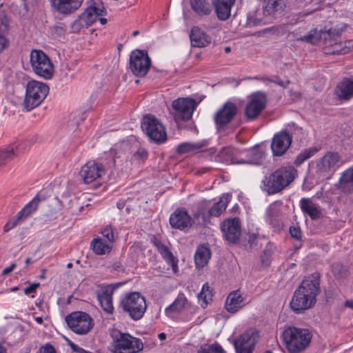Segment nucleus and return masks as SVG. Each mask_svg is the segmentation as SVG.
<instances>
[{
    "label": "nucleus",
    "instance_id": "obj_1",
    "mask_svg": "<svg viewBox=\"0 0 353 353\" xmlns=\"http://www.w3.org/2000/svg\"><path fill=\"white\" fill-rule=\"evenodd\" d=\"M343 32L342 28H330L328 30H321L317 31L316 29L311 30L307 34L298 40L316 43L319 41L322 40L325 45L324 52L325 54H347L353 48V41L347 40L344 43L339 41V38Z\"/></svg>",
    "mask_w": 353,
    "mask_h": 353
},
{
    "label": "nucleus",
    "instance_id": "obj_2",
    "mask_svg": "<svg viewBox=\"0 0 353 353\" xmlns=\"http://www.w3.org/2000/svg\"><path fill=\"white\" fill-rule=\"evenodd\" d=\"M320 293V276L313 274L305 277L295 290L290 302L292 310L300 313L311 308L316 302V296Z\"/></svg>",
    "mask_w": 353,
    "mask_h": 353
},
{
    "label": "nucleus",
    "instance_id": "obj_3",
    "mask_svg": "<svg viewBox=\"0 0 353 353\" xmlns=\"http://www.w3.org/2000/svg\"><path fill=\"white\" fill-rule=\"evenodd\" d=\"M296 175L297 171L294 167H281L263 180V190L269 194L278 193L288 186Z\"/></svg>",
    "mask_w": 353,
    "mask_h": 353
},
{
    "label": "nucleus",
    "instance_id": "obj_4",
    "mask_svg": "<svg viewBox=\"0 0 353 353\" xmlns=\"http://www.w3.org/2000/svg\"><path fill=\"white\" fill-rule=\"evenodd\" d=\"M281 337L290 353H301L310 346L312 334L307 329L292 326L283 331Z\"/></svg>",
    "mask_w": 353,
    "mask_h": 353
},
{
    "label": "nucleus",
    "instance_id": "obj_5",
    "mask_svg": "<svg viewBox=\"0 0 353 353\" xmlns=\"http://www.w3.org/2000/svg\"><path fill=\"white\" fill-rule=\"evenodd\" d=\"M105 12L101 0H90L87 8L73 22L72 27L74 31H79L84 28H88L97 21L99 17L104 15Z\"/></svg>",
    "mask_w": 353,
    "mask_h": 353
},
{
    "label": "nucleus",
    "instance_id": "obj_6",
    "mask_svg": "<svg viewBox=\"0 0 353 353\" xmlns=\"http://www.w3.org/2000/svg\"><path fill=\"white\" fill-rule=\"evenodd\" d=\"M120 305L123 310L134 321L142 319L147 309L144 296L137 292L128 294L121 300Z\"/></svg>",
    "mask_w": 353,
    "mask_h": 353
},
{
    "label": "nucleus",
    "instance_id": "obj_7",
    "mask_svg": "<svg viewBox=\"0 0 353 353\" xmlns=\"http://www.w3.org/2000/svg\"><path fill=\"white\" fill-rule=\"evenodd\" d=\"M49 92L48 86L42 82L30 81L27 83L24 106L28 110H32L41 103Z\"/></svg>",
    "mask_w": 353,
    "mask_h": 353
},
{
    "label": "nucleus",
    "instance_id": "obj_8",
    "mask_svg": "<svg viewBox=\"0 0 353 353\" xmlns=\"http://www.w3.org/2000/svg\"><path fill=\"white\" fill-rule=\"evenodd\" d=\"M143 131L150 140L157 143H162L167 139L165 128L162 123L154 116L147 114L141 122Z\"/></svg>",
    "mask_w": 353,
    "mask_h": 353
},
{
    "label": "nucleus",
    "instance_id": "obj_9",
    "mask_svg": "<svg viewBox=\"0 0 353 353\" xmlns=\"http://www.w3.org/2000/svg\"><path fill=\"white\" fill-rule=\"evenodd\" d=\"M70 329L80 335L88 334L93 327V320L88 313L81 311L73 312L65 317Z\"/></svg>",
    "mask_w": 353,
    "mask_h": 353
},
{
    "label": "nucleus",
    "instance_id": "obj_10",
    "mask_svg": "<svg viewBox=\"0 0 353 353\" xmlns=\"http://www.w3.org/2000/svg\"><path fill=\"white\" fill-rule=\"evenodd\" d=\"M30 64L33 71L46 79H51L54 67L49 57L40 50H32L30 53Z\"/></svg>",
    "mask_w": 353,
    "mask_h": 353
},
{
    "label": "nucleus",
    "instance_id": "obj_11",
    "mask_svg": "<svg viewBox=\"0 0 353 353\" xmlns=\"http://www.w3.org/2000/svg\"><path fill=\"white\" fill-rule=\"evenodd\" d=\"M151 66V59L147 51L135 50L130 55V69L138 77H143Z\"/></svg>",
    "mask_w": 353,
    "mask_h": 353
},
{
    "label": "nucleus",
    "instance_id": "obj_12",
    "mask_svg": "<svg viewBox=\"0 0 353 353\" xmlns=\"http://www.w3.org/2000/svg\"><path fill=\"white\" fill-rule=\"evenodd\" d=\"M196 107V102L190 98H178L172 103L173 115L176 122L188 121L192 118Z\"/></svg>",
    "mask_w": 353,
    "mask_h": 353
},
{
    "label": "nucleus",
    "instance_id": "obj_13",
    "mask_svg": "<svg viewBox=\"0 0 353 353\" xmlns=\"http://www.w3.org/2000/svg\"><path fill=\"white\" fill-rule=\"evenodd\" d=\"M340 156L339 153L328 152L317 163L318 174L330 179L339 167Z\"/></svg>",
    "mask_w": 353,
    "mask_h": 353
},
{
    "label": "nucleus",
    "instance_id": "obj_14",
    "mask_svg": "<svg viewBox=\"0 0 353 353\" xmlns=\"http://www.w3.org/2000/svg\"><path fill=\"white\" fill-rule=\"evenodd\" d=\"M106 172L104 165L96 161H89L84 164L80 171L79 177L85 184H89L102 177Z\"/></svg>",
    "mask_w": 353,
    "mask_h": 353
},
{
    "label": "nucleus",
    "instance_id": "obj_15",
    "mask_svg": "<svg viewBox=\"0 0 353 353\" xmlns=\"http://www.w3.org/2000/svg\"><path fill=\"white\" fill-rule=\"evenodd\" d=\"M266 97L262 92H256L250 97V100L245 108V115L248 120H254L265 109Z\"/></svg>",
    "mask_w": 353,
    "mask_h": 353
},
{
    "label": "nucleus",
    "instance_id": "obj_16",
    "mask_svg": "<svg viewBox=\"0 0 353 353\" xmlns=\"http://www.w3.org/2000/svg\"><path fill=\"white\" fill-rule=\"evenodd\" d=\"M257 338L258 334L255 330H250L243 333L234 341L236 353H252Z\"/></svg>",
    "mask_w": 353,
    "mask_h": 353
},
{
    "label": "nucleus",
    "instance_id": "obj_17",
    "mask_svg": "<svg viewBox=\"0 0 353 353\" xmlns=\"http://www.w3.org/2000/svg\"><path fill=\"white\" fill-rule=\"evenodd\" d=\"M41 201L39 195H37L30 202L25 205V207L20 210L16 215V218L13 220H10L3 227V231L8 232L11 229L14 228L19 222L26 219L31 214L35 212L37 209L39 203Z\"/></svg>",
    "mask_w": 353,
    "mask_h": 353
},
{
    "label": "nucleus",
    "instance_id": "obj_18",
    "mask_svg": "<svg viewBox=\"0 0 353 353\" xmlns=\"http://www.w3.org/2000/svg\"><path fill=\"white\" fill-rule=\"evenodd\" d=\"M237 113V107L228 101L219 110L214 116V120L217 128H221L230 123Z\"/></svg>",
    "mask_w": 353,
    "mask_h": 353
},
{
    "label": "nucleus",
    "instance_id": "obj_19",
    "mask_svg": "<svg viewBox=\"0 0 353 353\" xmlns=\"http://www.w3.org/2000/svg\"><path fill=\"white\" fill-rule=\"evenodd\" d=\"M292 143V137L286 130L274 134L272 140L271 149L274 156L281 157L289 149Z\"/></svg>",
    "mask_w": 353,
    "mask_h": 353
},
{
    "label": "nucleus",
    "instance_id": "obj_20",
    "mask_svg": "<svg viewBox=\"0 0 353 353\" xmlns=\"http://www.w3.org/2000/svg\"><path fill=\"white\" fill-rule=\"evenodd\" d=\"M225 239L231 243H236L241 235V225L239 218L225 220L221 226Z\"/></svg>",
    "mask_w": 353,
    "mask_h": 353
},
{
    "label": "nucleus",
    "instance_id": "obj_21",
    "mask_svg": "<svg viewBox=\"0 0 353 353\" xmlns=\"http://www.w3.org/2000/svg\"><path fill=\"white\" fill-rule=\"evenodd\" d=\"M53 10L62 15H70L78 10L83 0H50Z\"/></svg>",
    "mask_w": 353,
    "mask_h": 353
},
{
    "label": "nucleus",
    "instance_id": "obj_22",
    "mask_svg": "<svg viewBox=\"0 0 353 353\" xmlns=\"http://www.w3.org/2000/svg\"><path fill=\"white\" fill-rule=\"evenodd\" d=\"M170 223L174 228L185 230L192 226L193 221L185 210L179 208L170 215Z\"/></svg>",
    "mask_w": 353,
    "mask_h": 353
},
{
    "label": "nucleus",
    "instance_id": "obj_23",
    "mask_svg": "<svg viewBox=\"0 0 353 353\" xmlns=\"http://www.w3.org/2000/svg\"><path fill=\"white\" fill-rule=\"evenodd\" d=\"M112 339L114 343L112 353H130L129 334L112 329Z\"/></svg>",
    "mask_w": 353,
    "mask_h": 353
},
{
    "label": "nucleus",
    "instance_id": "obj_24",
    "mask_svg": "<svg viewBox=\"0 0 353 353\" xmlns=\"http://www.w3.org/2000/svg\"><path fill=\"white\" fill-rule=\"evenodd\" d=\"M335 94L341 100H350L353 97V76L344 78L338 83L335 89Z\"/></svg>",
    "mask_w": 353,
    "mask_h": 353
},
{
    "label": "nucleus",
    "instance_id": "obj_25",
    "mask_svg": "<svg viewBox=\"0 0 353 353\" xmlns=\"http://www.w3.org/2000/svg\"><path fill=\"white\" fill-rule=\"evenodd\" d=\"M236 0H212V4L218 19L227 20L231 14V9Z\"/></svg>",
    "mask_w": 353,
    "mask_h": 353
},
{
    "label": "nucleus",
    "instance_id": "obj_26",
    "mask_svg": "<svg viewBox=\"0 0 353 353\" xmlns=\"http://www.w3.org/2000/svg\"><path fill=\"white\" fill-rule=\"evenodd\" d=\"M190 38L193 47L203 48L211 43V38L197 26L192 28Z\"/></svg>",
    "mask_w": 353,
    "mask_h": 353
},
{
    "label": "nucleus",
    "instance_id": "obj_27",
    "mask_svg": "<svg viewBox=\"0 0 353 353\" xmlns=\"http://www.w3.org/2000/svg\"><path fill=\"white\" fill-rule=\"evenodd\" d=\"M153 243L157 248L159 252L161 254L162 257L165 261H167L168 264H170L174 272H177V262L178 261L174 258L172 253L169 250L167 246L163 244L160 241L154 239L153 241Z\"/></svg>",
    "mask_w": 353,
    "mask_h": 353
},
{
    "label": "nucleus",
    "instance_id": "obj_28",
    "mask_svg": "<svg viewBox=\"0 0 353 353\" xmlns=\"http://www.w3.org/2000/svg\"><path fill=\"white\" fill-rule=\"evenodd\" d=\"M22 152L20 145L14 143L5 148L0 149V165L6 163L12 160L19 153Z\"/></svg>",
    "mask_w": 353,
    "mask_h": 353
},
{
    "label": "nucleus",
    "instance_id": "obj_29",
    "mask_svg": "<svg viewBox=\"0 0 353 353\" xmlns=\"http://www.w3.org/2000/svg\"><path fill=\"white\" fill-rule=\"evenodd\" d=\"M99 303L103 310L110 314V287L109 285L100 286L96 292Z\"/></svg>",
    "mask_w": 353,
    "mask_h": 353
},
{
    "label": "nucleus",
    "instance_id": "obj_30",
    "mask_svg": "<svg viewBox=\"0 0 353 353\" xmlns=\"http://www.w3.org/2000/svg\"><path fill=\"white\" fill-rule=\"evenodd\" d=\"M300 206L302 211L307 214L312 219H319L322 215L320 207L313 203L310 199H302L300 201Z\"/></svg>",
    "mask_w": 353,
    "mask_h": 353
},
{
    "label": "nucleus",
    "instance_id": "obj_31",
    "mask_svg": "<svg viewBox=\"0 0 353 353\" xmlns=\"http://www.w3.org/2000/svg\"><path fill=\"white\" fill-rule=\"evenodd\" d=\"M243 301V299L239 291L232 292L226 299L225 308L229 312H236L242 307Z\"/></svg>",
    "mask_w": 353,
    "mask_h": 353
},
{
    "label": "nucleus",
    "instance_id": "obj_32",
    "mask_svg": "<svg viewBox=\"0 0 353 353\" xmlns=\"http://www.w3.org/2000/svg\"><path fill=\"white\" fill-rule=\"evenodd\" d=\"M192 9L200 17L211 14L212 8L208 0H190Z\"/></svg>",
    "mask_w": 353,
    "mask_h": 353
},
{
    "label": "nucleus",
    "instance_id": "obj_33",
    "mask_svg": "<svg viewBox=\"0 0 353 353\" xmlns=\"http://www.w3.org/2000/svg\"><path fill=\"white\" fill-rule=\"evenodd\" d=\"M189 305L190 303L185 294L183 293H179L174 301L165 309V312L166 314L170 312L179 313L187 308Z\"/></svg>",
    "mask_w": 353,
    "mask_h": 353
},
{
    "label": "nucleus",
    "instance_id": "obj_34",
    "mask_svg": "<svg viewBox=\"0 0 353 353\" xmlns=\"http://www.w3.org/2000/svg\"><path fill=\"white\" fill-rule=\"evenodd\" d=\"M90 248L93 252L97 255H103L110 251V245L108 240L99 236L91 241Z\"/></svg>",
    "mask_w": 353,
    "mask_h": 353
},
{
    "label": "nucleus",
    "instance_id": "obj_35",
    "mask_svg": "<svg viewBox=\"0 0 353 353\" xmlns=\"http://www.w3.org/2000/svg\"><path fill=\"white\" fill-rule=\"evenodd\" d=\"M210 201L203 200L197 204L196 210L193 214L194 218L197 219L200 217L202 221L205 223L209 222L210 219Z\"/></svg>",
    "mask_w": 353,
    "mask_h": 353
},
{
    "label": "nucleus",
    "instance_id": "obj_36",
    "mask_svg": "<svg viewBox=\"0 0 353 353\" xmlns=\"http://www.w3.org/2000/svg\"><path fill=\"white\" fill-rule=\"evenodd\" d=\"M210 258V250L205 246H199L194 255L195 264L197 268H203Z\"/></svg>",
    "mask_w": 353,
    "mask_h": 353
},
{
    "label": "nucleus",
    "instance_id": "obj_37",
    "mask_svg": "<svg viewBox=\"0 0 353 353\" xmlns=\"http://www.w3.org/2000/svg\"><path fill=\"white\" fill-rule=\"evenodd\" d=\"M340 188L344 192L353 191V168L344 171L339 180Z\"/></svg>",
    "mask_w": 353,
    "mask_h": 353
},
{
    "label": "nucleus",
    "instance_id": "obj_38",
    "mask_svg": "<svg viewBox=\"0 0 353 353\" xmlns=\"http://www.w3.org/2000/svg\"><path fill=\"white\" fill-rule=\"evenodd\" d=\"M230 201L229 194L223 195L219 201L215 203L212 206L210 204V216H219L226 209L228 203Z\"/></svg>",
    "mask_w": 353,
    "mask_h": 353
},
{
    "label": "nucleus",
    "instance_id": "obj_39",
    "mask_svg": "<svg viewBox=\"0 0 353 353\" xmlns=\"http://www.w3.org/2000/svg\"><path fill=\"white\" fill-rule=\"evenodd\" d=\"M264 152L259 148H253L248 151L247 159L239 161V163L258 164L264 158Z\"/></svg>",
    "mask_w": 353,
    "mask_h": 353
},
{
    "label": "nucleus",
    "instance_id": "obj_40",
    "mask_svg": "<svg viewBox=\"0 0 353 353\" xmlns=\"http://www.w3.org/2000/svg\"><path fill=\"white\" fill-rule=\"evenodd\" d=\"M205 146L204 143H182L176 148V152L179 154H183L190 152H194L202 149Z\"/></svg>",
    "mask_w": 353,
    "mask_h": 353
},
{
    "label": "nucleus",
    "instance_id": "obj_41",
    "mask_svg": "<svg viewBox=\"0 0 353 353\" xmlns=\"http://www.w3.org/2000/svg\"><path fill=\"white\" fill-rule=\"evenodd\" d=\"M317 151L318 149L315 147L304 149L296 157L294 164L297 166L301 165L305 161L312 157Z\"/></svg>",
    "mask_w": 353,
    "mask_h": 353
},
{
    "label": "nucleus",
    "instance_id": "obj_42",
    "mask_svg": "<svg viewBox=\"0 0 353 353\" xmlns=\"http://www.w3.org/2000/svg\"><path fill=\"white\" fill-rule=\"evenodd\" d=\"M255 79L262 81L265 83H268V82H272L284 88H287L288 85L290 83V81L289 80H287L285 81H282L278 76L274 75L272 77H255Z\"/></svg>",
    "mask_w": 353,
    "mask_h": 353
},
{
    "label": "nucleus",
    "instance_id": "obj_43",
    "mask_svg": "<svg viewBox=\"0 0 353 353\" xmlns=\"http://www.w3.org/2000/svg\"><path fill=\"white\" fill-rule=\"evenodd\" d=\"M264 10L268 14H272L281 8V0H263Z\"/></svg>",
    "mask_w": 353,
    "mask_h": 353
},
{
    "label": "nucleus",
    "instance_id": "obj_44",
    "mask_svg": "<svg viewBox=\"0 0 353 353\" xmlns=\"http://www.w3.org/2000/svg\"><path fill=\"white\" fill-rule=\"evenodd\" d=\"M198 297L200 300L203 301L205 305H202L203 307L208 304V301L212 299V293L210 290V288L208 283H205L201 289V291L198 295Z\"/></svg>",
    "mask_w": 353,
    "mask_h": 353
},
{
    "label": "nucleus",
    "instance_id": "obj_45",
    "mask_svg": "<svg viewBox=\"0 0 353 353\" xmlns=\"http://www.w3.org/2000/svg\"><path fill=\"white\" fill-rule=\"evenodd\" d=\"M234 150L231 148H224L220 152V157L223 159L225 162H230L231 163H239V161H236L234 157H232Z\"/></svg>",
    "mask_w": 353,
    "mask_h": 353
},
{
    "label": "nucleus",
    "instance_id": "obj_46",
    "mask_svg": "<svg viewBox=\"0 0 353 353\" xmlns=\"http://www.w3.org/2000/svg\"><path fill=\"white\" fill-rule=\"evenodd\" d=\"M199 353H225L221 346L218 344L203 346Z\"/></svg>",
    "mask_w": 353,
    "mask_h": 353
},
{
    "label": "nucleus",
    "instance_id": "obj_47",
    "mask_svg": "<svg viewBox=\"0 0 353 353\" xmlns=\"http://www.w3.org/2000/svg\"><path fill=\"white\" fill-rule=\"evenodd\" d=\"M130 353H137L143 349V345L139 339L132 337L130 335Z\"/></svg>",
    "mask_w": 353,
    "mask_h": 353
},
{
    "label": "nucleus",
    "instance_id": "obj_48",
    "mask_svg": "<svg viewBox=\"0 0 353 353\" xmlns=\"http://www.w3.org/2000/svg\"><path fill=\"white\" fill-rule=\"evenodd\" d=\"M332 272L338 278H342L347 274L345 267L340 263H336L332 265Z\"/></svg>",
    "mask_w": 353,
    "mask_h": 353
},
{
    "label": "nucleus",
    "instance_id": "obj_49",
    "mask_svg": "<svg viewBox=\"0 0 353 353\" xmlns=\"http://www.w3.org/2000/svg\"><path fill=\"white\" fill-rule=\"evenodd\" d=\"M148 158V152L145 149L140 148L133 154L132 160L138 163L144 161Z\"/></svg>",
    "mask_w": 353,
    "mask_h": 353
},
{
    "label": "nucleus",
    "instance_id": "obj_50",
    "mask_svg": "<svg viewBox=\"0 0 353 353\" xmlns=\"http://www.w3.org/2000/svg\"><path fill=\"white\" fill-rule=\"evenodd\" d=\"M8 30V19L3 14H0V34H5Z\"/></svg>",
    "mask_w": 353,
    "mask_h": 353
},
{
    "label": "nucleus",
    "instance_id": "obj_51",
    "mask_svg": "<svg viewBox=\"0 0 353 353\" xmlns=\"http://www.w3.org/2000/svg\"><path fill=\"white\" fill-rule=\"evenodd\" d=\"M290 233L292 238L296 240L301 239V232L299 228L297 227H290Z\"/></svg>",
    "mask_w": 353,
    "mask_h": 353
},
{
    "label": "nucleus",
    "instance_id": "obj_52",
    "mask_svg": "<svg viewBox=\"0 0 353 353\" xmlns=\"http://www.w3.org/2000/svg\"><path fill=\"white\" fill-rule=\"evenodd\" d=\"M39 285H40L39 283H32L29 286L24 288L23 292L26 294H29L30 293L34 292L36 291V290L39 287Z\"/></svg>",
    "mask_w": 353,
    "mask_h": 353
},
{
    "label": "nucleus",
    "instance_id": "obj_53",
    "mask_svg": "<svg viewBox=\"0 0 353 353\" xmlns=\"http://www.w3.org/2000/svg\"><path fill=\"white\" fill-rule=\"evenodd\" d=\"M40 353H56V351L52 345L46 344L40 349Z\"/></svg>",
    "mask_w": 353,
    "mask_h": 353
},
{
    "label": "nucleus",
    "instance_id": "obj_54",
    "mask_svg": "<svg viewBox=\"0 0 353 353\" xmlns=\"http://www.w3.org/2000/svg\"><path fill=\"white\" fill-rule=\"evenodd\" d=\"M8 45V41L5 34H0V52H2Z\"/></svg>",
    "mask_w": 353,
    "mask_h": 353
},
{
    "label": "nucleus",
    "instance_id": "obj_55",
    "mask_svg": "<svg viewBox=\"0 0 353 353\" xmlns=\"http://www.w3.org/2000/svg\"><path fill=\"white\" fill-rule=\"evenodd\" d=\"M101 234H102V238L105 239V240H108V242L109 243L110 241V239L109 238V236L110 234V231L108 228H105L103 229L101 232Z\"/></svg>",
    "mask_w": 353,
    "mask_h": 353
},
{
    "label": "nucleus",
    "instance_id": "obj_56",
    "mask_svg": "<svg viewBox=\"0 0 353 353\" xmlns=\"http://www.w3.org/2000/svg\"><path fill=\"white\" fill-rule=\"evenodd\" d=\"M16 267V264L15 263H11L9 267H7L6 268H4L2 271V274L3 275H7L8 274H10Z\"/></svg>",
    "mask_w": 353,
    "mask_h": 353
},
{
    "label": "nucleus",
    "instance_id": "obj_57",
    "mask_svg": "<svg viewBox=\"0 0 353 353\" xmlns=\"http://www.w3.org/2000/svg\"><path fill=\"white\" fill-rule=\"evenodd\" d=\"M68 345H70V347H71V349L75 352L76 353H79V352L81 350V347H79V345L74 344V343H72V341H68Z\"/></svg>",
    "mask_w": 353,
    "mask_h": 353
},
{
    "label": "nucleus",
    "instance_id": "obj_58",
    "mask_svg": "<svg viewBox=\"0 0 353 353\" xmlns=\"http://www.w3.org/2000/svg\"><path fill=\"white\" fill-rule=\"evenodd\" d=\"M68 345H70V347H71V349L75 352L76 353H79V352L81 350V347H79V345L74 344V343H72V341H68Z\"/></svg>",
    "mask_w": 353,
    "mask_h": 353
},
{
    "label": "nucleus",
    "instance_id": "obj_59",
    "mask_svg": "<svg viewBox=\"0 0 353 353\" xmlns=\"http://www.w3.org/2000/svg\"><path fill=\"white\" fill-rule=\"evenodd\" d=\"M68 345H70V347H71V349L75 352L76 353H79V352L81 350V347H79V345L74 344V343H72V341H68Z\"/></svg>",
    "mask_w": 353,
    "mask_h": 353
},
{
    "label": "nucleus",
    "instance_id": "obj_60",
    "mask_svg": "<svg viewBox=\"0 0 353 353\" xmlns=\"http://www.w3.org/2000/svg\"><path fill=\"white\" fill-rule=\"evenodd\" d=\"M68 345H70V347H71V349L75 352L76 353H79V352L81 350V347H79V345L74 344V343H72V341H68Z\"/></svg>",
    "mask_w": 353,
    "mask_h": 353
},
{
    "label": "nucleus",
    "instance_id": "obj_61",
    "mask_svg": "<svg viewBox=\"0 0 353 353\" xmlns=\"http://www.w3.org/2000/svg\"><path fill=\"white\" fill-rule=\"evenodd\" d=\"M289 92L292 100L295 101L300 98L301 95L299 92L293 91L291 90L289 91Z\"/></svg>",
    "mask_w": 353,
    "mask_h": 353
},
{
    "label": "nucleus",
    "instance_id": "obj_62",
    "mask_svg": "<svg viewBox=\"0 0 353 353\" xmlns=\"http://www.w3.org/2000/svg\"><path fill=\"white\" fill-rule=\"evenodd\" d=\"M101 16L99 17L97 20L99 21L101 25H105L108 23V19L103 17H101Z\"/></svg>",
    "mask_w": 353,
    "mask_h": 353
},
{
    "label": "nucleus",
    "instance_id": "obj_63",
    "mask_svg": "<svg viewBox=\"0 0 353 353\" xmlns=\"http://www.w3.org/2000/svg\"><path fill=\"white\" fill-rule=\"evenodd\" d=\"M345 305L353 309V300H348L345 302Z\"/></svg>",
    "mask_w": 353,
    "mask_h": 353
},
{
    "label": "nucleus",
    "instance_id": "obj_64",
    "mask_svg": "<svg viewBox=\"0 0 353 353\" xmlns=\"http://www.w3.org/2000/svg\"><path fill=\"white\" fill-rule=\"evenodd\" d=\"M158 338L161 341H164L166 339V334L165 333H163V332H161V333L158 334Z\"/></svg>",
    "mask_w": 353,
    "mask_h": 353
}]
</instances>
